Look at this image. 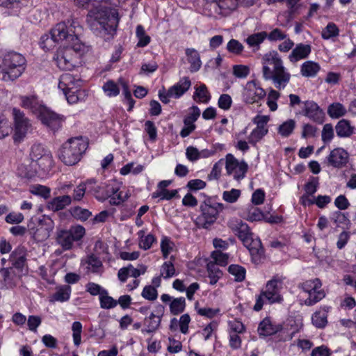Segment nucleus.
Masks as SVG:
<instances>
[{
  "mask_svg": "<svg viewBox=\"0 0 356 356\" xmlns=\"http://www.w3.org/2000/svg\"><path fill=\"white\" fill-rule=\"evenodd\" d=\"M82 30L79 22L75 19L58 23L51 29L49 34L40 38V46L45 51L52 49L56 43L65 41L66 45L81 42L78 35Z\"/></svg>",
  "mask_w": 356,
  "mask_h": 356,
  "instance_id": "nucleus-1",
  "label": "nucleus"
},
{
  "mask_svg": "<svg viewBox=\"0 0 356 356\" xmlns=\"http://www.w3.org/2000/svg\"><path fill=\"white\" fill-rule=\"evenodd\" d=\"M109 0H92V8L88 14V21L92 29H99L105 33L113 35L118 26L120 17L117 10L103 6Z\"/></svg>",
  "mask_w": 356,
  "mask_h": 356,
  "instance_id": "nucleus-2",
  "label": "nucleus"
},
{
  "mask_svg": "<svg viewBox=\"0 0 356 356\" xmlns=\"http://www.w3.org/2000/svg\"><path fill=\"white\" fill-rule=\"evenodd\" d=\"M262 74L266 81H271L279 90L289 83L291 74L284 67L281 56L276 51L265 54L261 58Z\"/></svg>",
  "mask_w": 356,
  "mask_h": 356,
  "instance_id": "nucleus-3",
  "label": "nucleus"
},
{
  "mask_svg": "<svg viewBox=\"0 0 356 356\" xmlns=\"http://www.w3.org/2000/svg\"><path fill=\"white\" fill-rule=\"evenodd\" d=\"M87 50L82 42L73 43L59 48L54 56V61L62 70H72L79 63L81 56Z\"/></svg>",
  "mask_w": 356,
  "mask_h": 356,
  "instance_id": "nucleus-4",
  "label": "nucleus"
},
{
  "mask_svg": "<svg viewBox=\"0 0 356 356\" xmlns=\"http://www.w3.org/2000/svg\"><path fill=\"white\" fill-rule=\"evenodd\" d=\"M88 147V140L82 136L71 138L63 145L58 152V157L67 165L77 163Z\"/></svg>",
  "mask_w": 356,
  "mask_h": 356,
  "instance_id": "nucleus-5",
  "label": "nucleus"
},
{
  "mask_svg": "<svg viewBox=\"0 0 356 356\" xmlns=\"http://www.w3.org/2000/svg\"><path fill=\"white\" fill-rule=\"evenodd\" d=\"M283 288V281L278 277H274L268 281L260 294L256 298L254 310L259 312L262 309L264 304L282 303L283 297L281 291Z\"/></svg>",
  "mask_w": 356,
  "mask_h": 356,
  "instance_id": "nucleus-6",
  "label": "nucleus"
},
{
  "mask_svg": "<svg viewBox=\"0 0 356 356\" xmlns=\"http://www.w3.org/2000/svg\"><path fill=\"white\" fill-rule=\"evenodd\" d=\"M26 60L18 53L11 51L5 54L0 59V69L3 81L17 79L25 69Z\"/></svg>",
  "mask_w": 356,
  "mask_h": 356,
  "instance_id": "nucleus-7",
  "label": "nucleus"
},
{
  "mask_svg": "<svg viewBox=\"0 0 356 356\" xmlns=\"http://www.w3.org/2000/svg\"><path fill=\"white\" fill-rule=\"evenodd\" d=\"M121 185L117 180L111 179L94 186L92 193L99 201L103 202L110 198L111 205H119L128 198L127 194L122 195V192L120 191Z\"/></svg>",
  "mask_w": 356,
  "mask_h": 356,
  "instance_id": "nucleus-8",
  "label": "nucleus"
},
{
  "mask_svg": "<svg viewBox=\"0 0 356 356\" xmlns=\"http://www.w3.org/2000/svg\"><path fill=\"white\" fill-rule=\"evenodd\" d=\"M80 82L81 79L79 77L70 73H65L60 76L58 88L63 92L68 103L76 104L85 99L86 91L78 88L81 86Z\"/></svg>",
  "mask_w": 356,
  "mask_h": 356,
  "instance_id": "nucleus-9",
  "label": "nucleus"
},
{
  "mask_svg": "<svg viewBox=\"0 0 356 356\" xmlns=\"http://www.w3.org/2000/svg\"><path fill=\"white\" fill-rule=\"evenodd\" d=\"M85 234V229L81 225L71 227L69 229L56 232V243L63 251L72 249L74 243L81 240Z\"/></svg>",
  "mask_w": 356,
  "mask_h": 356,
  "instance_id": "nucleus-10",
  "label": "nucleus"
},
{
  "mask_svg": "<svg viewBox=\"0 0 356 356\" xmlns=\"http://www.w3.org/2000/svg\"><path fill=\"white\" fill-rule=\"evenodd\" d=\"M222 209V204L207 198L200 205L202 213L197 218V225L205 229L209 228L216 220L219 211Z\"/></svg>",
  "mask_w": 356,
  "mask_h": 356,
  "instance_id": "nucleus-11",
  "label": "nucleus"
},
{
  "mask_svg": "<svg viewBox=\"0 0 356 356\" xmlns=\"http://www.w3.org/2000/svg\"><path fill=\"white\" fill-rule=\"evenodd\" d=\"M29 156L32 164L35 163L43 172H49L54 165V159L51 151L42 144L33 145Z\"/></svg>",
  "mask_w": 356,
  "mask_h": 356,
  "instance_id": "nucleus-12",
  "label": "nucleus"
},
{
  "mask_svg": "<svg viewBox=\"0 0 356 356\" xmlns=\"http://www.w3.org/2000/svg\"><path fill=\"white\" fill-rule=\"evenodd\" d=\"M12 114L14 120V140L20 142L26 136L31 133L33 125L24 112L19 108H13Z\"/></svg>",
  "mask_w": 356,
  "mask_h": 356,
  "instance_id": "nucleus-13",
  "label": "nucleus"
},
{
  "mask_svg": "<svg viewBox=\"0 0 356 356\" xmlns=\"http://www.w3.org/2000/svg\"><path fill=\"white\" fill-rule=\"evenodd\" d=\"M225 169L227 174L232 176L234 179L239 181L245 177L248 165L244 161H238L232 154L225 156Z\"/></svg>",
  "mask_w": 356,
  "mask_h": 356,
  "instance_id": "nucleus-14",
  "label": "nucleus"
},
{
  "mask_svg": "<svg viewBox=\"0 0 356 356\" xmlns=\"http://www.w3.org/2000/svg\"><path fill=\"white\" fill-rule=\"evenodd\" d=\"M42 122L52 131L58 130L65 120L63 115H59L46 106L42 108V111L37 116Z\"/></svg>",
  "mask_w": 356,
  "mask_h": 356,
  "instance_id": "nucleus-15",
  "label": "nucleus"
},
{
  "mask_svg": "<svg viewBox=\"0 0 356 356\" xmlns=\"http://www.w3.org/2000/svg\"><path fill=\"white\" fill-rule=\"evenodd\" d=\"M266 95V91L254 80L247 82L243 92V101L248 104L259 102Z\"/></svg>",
  "mask_w": 356,
  "mask_h": 356,
  "instance_id": "nucleus-16",
  "label": "nucleus"
},
{
  "mask_svg": "<svg viewBox=\"0 0 356 356\" xmlns=\"http://www.w3.org/2000/svg\"><path fill=\"white\" fill-rule=\"evenodd\" d=\"M238 0H207L211 10L216 14L227 15L235 10L238 6Z\"/></svg>",
  "mask_w": 356,
  "mask_h": 356,
  "instance_id": "nucleus-17",
  "label": "nucleus"
},
{
  "mask_svg": "<svg viewBox=\"0 0 356 356\" xmlns=\"http://www.w3.org/2000/svg\"><path fill=\"white\" fill-rule=\"evenodd\" d=\"M163 310L164 307L159 305L156 308L157 314L152 312L149 316L145 318L144 325L145 327L141 330L143 334L154 333L159 328Z\"/></svg>",
  "mask_w": 356,
  "mask_h": 356,
  "instance_id": "nucleus-18",
  "label": "nucleus"
},
{
  "mask_svg": "<svg viewBox=\"0 0 356 356\" xmlns=\"http://www.w3.org/2000/svg\"><path fill=\"white\" fill-rule=\"evenodd\" d=\"M243 245L248 249L254 263H259L264 256V250L261 242L257 237L254 238L253 235L245 240Z\"/></svg>",
  "mask_w": 356,
  "mask_h": 356,
  "instance_id": "nucleus-19",
  "label": "nucleus"
},
{
  "mask_svg": "<svg viewBox=\"0 0 356 356\" xmlns=\"http://www.w3.org/2000/svg\"><path fill=\"white\" fill-rule=\"evenodd\" d=\"M229 227L244 243L245 240L250 238L253 234L250 232L248 225L238 219H232L228 222Z\"/></svg>",
  "mask_w": 356,
  "mask_h": 356,
  "instance_id": "nucleus-20",
  "label": "nucleus"
},
{
  "mask_svg": "<svg viewBox=\"0 0 356 356\" xmlns=\"http://www.w3.org/2000/svg\"><path fill=\"white\" fill-rule=\"evenodd\" d=\"M348 153L343 148L337 147L332 150L327 157L328 165L334 168H341L348 163Z\"/></svg>",
  "mask_w": 356,
  "mask_h": 356,
  "instance_id": "nucleus-21",
  "label": "nucleus"
},
{
  "mask_svg": "<svg viewBox=\"0 0 356 356\" xmlns=\"http://www.w3.org/2000/svg\"><path fill=\"white\" fill-rule=\"evenodd\" d=\"M302 113L304 115L316 123L322 124L323 122L324 113L314 102H305Z\"/></svg>",
  "mask_w": 356,
  "mask_h": 356,
  "instance_id": "nucleus-22",
  "label": "nucleus"
},
{
  "mask_svg": "<svg viewBox=\"0 0 356 356\" xmlns=\"http://www.w3.org/2000/svg\"><path fill=\"white\" fill-rule=\"evenodd\" d=\"M87 273L100 274L103 272V265L99 257L95 254L88 255L81 260V263Z\"/></svg>",
  "mask_w": 356,
  "mask_h": 356,
  "instance_id": "nucleus-23",
  "label": "nucleus"
},
{
  "mask_svg": "<svg viewBox=\"0 0 356 356\" xmlns=\"http://www.w3.org/2000/svg\"><path fill=\"white\" fill-rule=\"evenodd\" d=\"M191 82L188 77L181 78L177 83L168 88V95L175 99L181 97L191 87Z\"/></svg>",
  "mask_w": 356,
  "mask_h": 356,
  "instance_id": "nucleus-24",
  "label": "nucleus"
},
{
  "mask_svg": "<svg viewBox=\"0 0 356 356\" xmlns=\"http://www.w3.org/2000/svg\"><path fill=\"white\" fill-rule=\"evenodd\" d=\"M19 99L21 101L20 106L24 108L29 109L37 116L44 106L35 95L20 96Z\"/></svg>",
  "mask_w": 356,
  "mask_h": 356,
  "instance_id": "nucleus-25",
  "label": "nucleus"
},
{
  "mask_svg": "<svg viewBox=\"0 0 356 356\" xmlns=\"http://www.w3.org/2000/svg\"><path fill=\"white\" fill-rule=\"evenodd\" d=\"M311 51V45L302 43L298 44L289 54V59L291 63H296L301 59L307 58Z\"/></svg>",
  "mask_w": 356,
  "mask_h": 356,
  "instance_id": "nucleus-26",
  "label": "nucleus"
},
{
  "mask_svg": "<svg viewBox=\"0 0 356 356\" xmlns=\"http://www.w3.org/2000/svg\"><path fill=\"white\" fill-rule=\"evenodd\" d=\"M72 203V197L69 195H60L53 198L47 203L48 209L58 211L65 209Z\"/></svg>",
  "mask_w": 356,
  "mask_h": 356,
  "instance_id": "nucleus-27",
  "label": "nucleus"
},
{
  "mask_svg": "<svg viewBox=\"0 0 356 356\" xmlns=\"http://www.w3.org/2000/svg\"><path fill=\"white\" fill-rule=\"evenodd\" d=\"M282 327L273 324L270 318H265L259 325L258 332L260 335L270 336L279 332Z\"/></svg>",
  "mask_w": 356,
  "mask_h": 356,
  "instance_id": "nucleus-28",
  "label": "nucleus"
},
{
  "mask_svg": "<svg viewBox=\"0 0 356 356\" xmlns=\"http://www.w3.org/2000/svg\"><path fill=\"white\" fill-rule=\"evenodd\" d=\"M186 55L188 62L191 64V72H195L198 71L202 65L200 56L198 51L193 48H188L186 49Z\"/></svg>",
  "mask_w": 356,
  "mask_h": 356,
  "instance_id": "nucleus-29",
  "label": "nucleus"
},
{
  "mask_svg": "<svg viewBox=\"0 0 356 356\" xmlns=\"http://www.w3.org/2000/svg\"><path fill=\"white\" fill-rule=\"evenodd\" d=\"M12 265L18 269H22L26 262V251L24 248L19 247L10 255Z\"/></svg>",
  "mask_w": 356,
  "mask_h": 356,
  "instance_id": "nucleus-30",
  "label": "nucleus"
},
{
  "mask_svg": "<svg viewBox=\"0 0 356 356\" xmlns=\"http://www.w3.org/2000/svg\"><path fill=\"white\" fill-rule=\"evenodd\" d=\"M195 92L193 95L194 101L198 103H208L211 99V95L205 84L202 83L195 87Z\"/></svg>",
  "mask_w": 356,
  "mask_h": 356,
  "instance_id": "nucleus-31",
  "label": "nucleus"
},
{
  "mask_svg": "<svg viewBox=\"0 0 356 356\" xmlns=\"http://www.w3.org/2000/svg\"><path fill=\"white\" fill-rule=\"evenodd\" d=\"M335 130L339 137L348 138L353 134L354 127L350 125L348 120L342 119L337 124Z\"/></svg>",
  "mask_w": 356,
  "mask_h": 356,
  "instance_id": "nucleus-32",
  "label": "nucleus"
},
{
  "mask_svg": "<svg viewBox=\"0 0 356 356\" xmlns=\"http://www.w3.org/2000/svg\"><path fill=\"white\" fill-rule=\"evenodd\" d=\"M320 65L314 61L308 60L301 66V74L305 77H314L320 70Z\"/></svg>",
  "mask_w": 356,
  "mask_h": 356,
  "instance_id": "nucleus-33",
  "label": "nucleus"
},
{
  "mask_svg": "<svg viewBox=\"0 0 356 356\" xmlns=\"http://www.w3.org/2000/svg\"><path fill=\"white\" fill-rule=\"evenodd\" d=\"M70 294L71 287L70 286H61L52 295L51 301L65 302L70 299Z\"/></svg>",
  "mask_w": 356,
  "mask_h": 356,
  "instance_id": "nucleus-34",
  "label": "nucleus"
},
{
  "mask_svg": "<svg viewBox=\"0 0 356 356\" xmlns=\"http://www.w3.org/2000/svg\"><path fill=\"white\" fill-rule=\"evenodd\" d=\"M346 112L345 106L339 102L332 103L327 108V114L333 119L344 116Z\"/></svg>",
  "mask_w": 356,
  "mask_h": 356,
  "instance_id": "nucleus-35",
  "label": "nucleus"
},
{
  "mask_svg": "<svg viewBox=\"0 0 356 356\" xmlns=\"http://www.w3.org/2000/svg\"><path fill=\"white\" fill-rule=\"evenodd\" d=\"M327 312L325 310H319L316 312L312 317V323L318 328H323L327 323Z\"/></svg>",
  "mask_w": 356,
  "mask_h": 356,
  "instance_id": "nucleus-36",
  "label": "nucleus"
},
{
  "mask_svg": "<svg viewBox=\"0 0 356 356\" xmlns=\"http://www.w3.org/2000/svg\"><path fill=\"white\" fill-rule=\"evenodd\" d=\"M119 83L113 80H108L102 86V90L106 96L109 97H116L120 93Z\"/></svg>",
  "mask_w": 356,
  "mask_h": 356,
  "instance_id": "nucleus-37",
  "label": "nucleus"
},
{
  "mask_svg": "<svg viewBox=\"0 0 356 356\" xmlns=\"http://www.w3.org/2000/svg\"><path fill=\"white\" fill-rule=\"evenodd\" d=\"M339 35V29L333 22H329L321 32V37L324 40H330Z\"/></svg>",
  "mask_w": 356,
  "mask_h": 356,
  "instance_id": "nucleus-38",
  "label": "nucleus"
},
{
  "mask_svg": "<svg viewBox=\"0 0 356 356\" xmlns=\"http://www.w3.org/2000/svg\"><path fill=\"white\" fill-rule=\"evenodd\" d=\"M186 307V300L184 297L173 299L170 304V310L173 315L183 312Z\"/></svg>",
  "mask_w": 356,
  "mask_h": 356,
  "instance_id": "nucleus-39",
  "label": "nucleus"
},
{
  "mask_svg": "<svg viewBox=\"0 0 356 356\" xmlns=\"http://www.w3.org/2000/svg\"><path fill=\"white\" fill-rule=\"evenodd\" d=\"M267 38V33L261 31L249 35L245 41L251 47H259Z\"/></svg>",
  "mask_w": 356,
  "mask_h": 356,
  "instance_id": "nucleus-40",
  "label": "nucleus"
},
{
  "mask_svg": "<svg viewBox=\"0 0 356 356\" xmlns=\"http://www.w3.org/2000/svg\"><path fill=\"white\" fill-rule=\"evenodd\" d=\"M229 273L234 277L236 282H242L245 278V268L237 264H232L228 268Z\"/></svg>",
  "mask_w": 356,
  "mask_h": 356,
  "instance_id": "nucleus-41",
  "label": "nucleus"
},
{
  "mask_svg": "<svg viewBox=\"0 0 356 356\" xmlns=\"http://www.w3.org/2000/svg\"><path fill=\"white\" fill-rule=\"evenodd\" d=\"M99 299L100 307L102 309H110L118 305V301L113 299L111 296H109L106 290L103 291V293L101 294Z\"/></svg>",
  "mask_w": 356,
  "mask_h": 356,
  "instance_id": "nucleus-42",
  "label": "nucleus"
},
{
  "mask_svg": "<svg viewBox=\"0 0 356 356\" xmlns=\"http://www.w3.org/2000/svg\"><path fill=\"white\" fill-rule=\"evenodd\" d=\"M307 294L308 298L305 300V304L307 306L315 305L325 296V291L321 289L309 292Z\"/></svg>",
  "mask_w": 356,
  "mask_h": 356,
  "instance_id": "nucleus-43",
  "label": "nucleus"
},
{
  "mask_svg": "<svg viewBox=\"0 0 356 356\" xmlns=\"http://www.w3.org/2000/svg\"><path fill=\"white\" fill-rule=\"evenodd\" d=\"M322 284L318 278L307 280L299 285L304 292L308 293L321 288Z\"/></svg>",
  "mask_w": 356,
  "mask_h": 356,
  "instance_id": "nucleus-44",
  "label": "nucleus"
},
{
  "mask_svg": "<svg viewBox=\"0 0 356 356\" xmlns=\"http://www.w3.org/2000/svg\"><path fill=\"white\" fill-rule=\"evenodd\" d=\"M296 127V122L294 120L290 119L280 124L278 127V133L282 137L289 136Z\"/></svg>",
  "mask_w": 356,
  "mask_h": 356,
  "instance_id": "nucleus-45",
  "label": "nucleus"
},
{
  "mask_svg": "<svg viewBox=\"0 0 356 356\" xmlns=\"http://www.w3.org/2000/svg\"><path fill=\"white\" fill-rule=\"evenodd\" d=\"M330 219L338 226L343 225L348 227L350 225L348 213H342L339 211H335L332 214Z\"/></svg>",
  "mask_w": 356,
  "mask_h": 356,
  "instance_id": "nucleus-46",
  "label": "nucleus"
},
{
  "mask_svg": "<svg viewBox=\"0 0 356 356\" xmlns=\"http://www.w3.org/2000/svg\"><path fill=\"white\" fill-rule=\"evenodd\" d=\"M144 170V166L141 164H138L135 166L134 162L129 163L124 165L120 170L122 175H127L129 173L138 175Z\"/></svg>",
  "mask_w": 356,
  "mask_h": 356,
  "instance_id": "nucleus-47",
  "label": "nucleus"
},
{
  "mask_svg": "<svg viewBox=\"0 0 356 356\" xmlns=\"http://www.w3.org/2000/svg\"><path fill=\"white\" fill-rule=\"evenodd\" d=\"M28 230L29 234L32 235L35 240H42L43 238L48 236V234L47 233L42 234L46 229H44L41 225H39L38 227L35 228L34 223L30 222L28 224Z\"/></svg>",
  "mask_w": 356,
  "mask_h": 356,
  "instance_id": "nucleus-48",
  "label": "nucleus"
},
{
  "mask_svg": "<svg viewBox=\"0 0 356 356\" xmlns=\"http://www.w3.org/2000/svg\"><path fill=\"white\" fill-rule=\"evenodd\" d=\"M160 275L164 279H168L176 275V270L171 261H165L161 267Z\"/></svg>",
  "mask_w": 356,
  "mask_h": 356,
  "instance_id": "nucleus-49",
  "label": "nucleus"
},
{
  "mask_svg": "<svg viewBox=\"0 0 356 356\" xmlns=\"http://www.w3.org/2000/svg\"><path fill=\"white\" fill-rule=\"evenodd\" d=\"M268 129L254 128L248 138V143L252 145H255L259 140L263 138L264 136L268 134Z\"/></svg>",
  "mask_w": 356,
  "mask_h": 356,
  "instance_id": "nucleus-50",
  "label": "nucleus"
},
{
  "mask_svg": "<svg viewBox=\"0 0 356 356\" xmlns=\"http://www.w3.org/2000/svg\"><path fill=\"white\" fill-rule=\"evenodd\" d=\"M30 192L33 195L47 199L50 197L51 189L46 186L35 184L31 187Z\"/></svg>",
  "mask_w": 356,
  "mask_h": 356,
  "instance_id": "nucleus-51",
  "label": "nucleus"
},
{
  "mask_svg": "<svg viewBox=\"0 0 356 356\" xmlns=\"http://www.w3.org/2000/svg\"><path fill=\"white\" fill-rule=\"evenodd\" d=\"M208 271L209 275L208 277L209 279V284L211 285H214L217 283L219 278L222 276V271L216 266V264H209L208 265Z\"/></svg>",
  "mask_w": 356,
  "mask_h": 356,
  "instance_id": "nucleus-52",
  "label": "nucleus"
},
{
  "mask_svg": "<svg viewBox=\"0 0 356 356\" xmlns=\"http://www.w3.org/2000/svg\"><path fill=\"white\" fill-rule=\"evenodd\" d=\"M35 163H31V166H28L26 165H21L18 168V172L21 177H26L28 179H31L35 176L37 174V169L35 168Z\"/></svg>",
  "mask_w": 356,
  "mask_h": 356,
  "instance_id": "nucleus-53",
  "label": "nucleus"
},
{
  "mask_svg": "<svg viewBox=\"0 0 356 356\" xmlns=\"http://www.w3.org/2000/svg\"><path fill=\"white\" fill-rule=\"evenodd\" d=\"M82 324L79 321H75L72 323V337L74 346H79L81 343Z\"/></svg>",
  "mask_w": 356,
  "mask_h": 356,
  "instance_id": "nucleus-54",
  "label": "nucleus"
},
{
  "mask_svg": "<svg viewBox=\"0 0 356 356\" xmlns=\"http://www.w3.org/2000/svg\"><path fill=\"white\" fill-rule=\"evenodd\" d=\"M246 218L251 222L259 221L264 218V214L258 208L250 206L246 212Z\"/></svg>",
  "mask_w": 356,
  "mask_h": 356,
  "instance_id": "nucleus-55",
  "label": "nucleus"
},
{
  "mask_svg": "<svg viewBox=\"0 0 356 356\" xmlns=\"http://www.w3.org/2000/svg\"><path fill=\"white\" fill-rule=\"evenodd\" d=\"M288 36V35L280 29H273L268 34L267 33L268 40L270 42L281 41Z\"/></svg>",
  "mask_w": 356,
  "mask_h": 356,
  "instance_id": "nucleus-56",
  "label": "nucleus"
},
{
  "mask_svg": "<svg viewBox=\"0 0 356 356\" xmlns=\"http://www.w3.org/2000/svg\"><path fill=\"white\" fill-rule=\"evenodd\" d=\"M141 296L146 300L153 301L158 297V292L156 289L152 285L145 286L141 293Z\"/></svg>",
  "mask_w": 356,
  "mask_h": 356,
  "instance_id": "nucleus-57",
  "label": "nucleus"
},
{
  "mask_svg": "<svg viewBox=\"0 0 356 356\" xmlns=\"http://www.w3.org/2000/svg\"><path fill=\"white\" fill-rule=\"evenodd\" d=\"M318 184L317 177H311L305 185V194L313 195L317 191Z\"/></svg>",
  "mask_w": 356,
  "mask_h": 356,
  "instance_id": "nucleus-58",
  "label": "nucleus"
},
{
  "mask_svg": "<svg viewBox=\"0 0 356 356\" xmlns=\"http://www.w3.org/2000/svg\"><path fill=\"white\" fill-rule=\"evenodd\" d=\"M240 195L241 191L233 188L231 191H224L222 193V198L225 201L229 203H234L237 201Z\"/></svg>",
  "mask_w": 356,
  "mask_h": 356,
  "instance_id": "nucleus-59",
  "label": "nucleus"
},
{
  "mask_svg": "<svg viewBox=\"0 0 356 356\" xmlns=\"http://www.w3.org/2000/svg\"><path fill=\"white\" fill-rule=\"evenodd\" d=\"M334 137V129L331 124H325L322 130L321 138L325 143H330Z\"/></svg>",
  "mask_w": 356,
  "mask_h": 356,
  "instance_id": "nucleus-60",
  "label": "nucleus"
},
{
  "mask_svg": "<svg viewBox=\"0 0 356 356\" xmlns=\"http://www.w3.org/2000/svg\"><path fill=\"white\" fill-rule=\"evenodd\" d=\"M86 191V184L81 183L73 189V194L71 196L72 201H80L84 196Z\"/></svg>",
  "mask_w": 356,
  "mask_h": 356,
  "instance_id": "nucleus-61",
  "label": "nucleus"
},
{
  "mask_svg": "<svg viewBox=\"0 0 356 356\" xmlns=\"http://www.w3.org/2000/svg\"><path fill=\"white\" fill-rule=\"evenodd\" d=\"M10 273L8 268L0 270V288L9 287L11 286Z\"/></svg>",
  "mask_w": 356,
  "mask_h": 356,
  "instance_id": "nucleus-62",
  "label": "nucleus"
},
{
  "mask_svg": "<svg viewBox=\"0 0 356 356\" xmlns=\"http://www.w3.org/2000/svg\"><path fill=\"white\" fill-rule=\"evenodd\" d=\"M72 215L76 218L80 219L81 220H86L91 216L92 213L89 210L86 209L76 207L73 209Z\"/></svg>",
  "mask_w": 356,
  "mask_h": 356,
  "instance_id": "nucleus-63",
  "label": "nucleus"
},
{
  "mask_svg": "<svg viewBox=\"0 0 356 356\" xmlns=\"http://www.w3.org/2000/svg\"><path fill=\"white\" fill-rule=\"evenodd\" d=\"M227 50L235 54H240L243 50V44L235 39H232L227 44Z\"/></svg>",
  "mask_w": 356,
  "mask_h": 356,
  "instance_id": "nucleus-64",
  "label": "nucleus"
}]
</instances>
